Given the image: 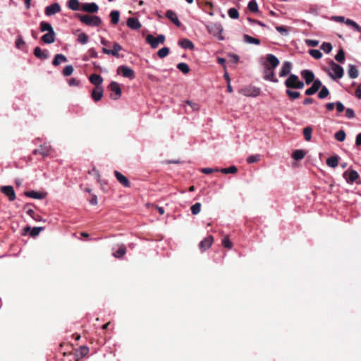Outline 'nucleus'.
I'll return each mask as SVG.
<instances>
[{
    "label": "nucleus",
    "mask_w": 361,
    "mask_h": 361,
    "mask_svg": "<svg viewBox=\"0 0 361 361\" xmlns=\"http://www.w3.org/2000/svg\"><path fill=\"white\" fill-rule=\"evenodd\" d=\"M359 178V174L355 170H350L348 178L346 180L347 183H353Z\"/></svg>",
    "instance_id": "f704fd0d"
},
{
    "label": "nucleus",
    "mask_w": 361,
    "mask_h": 361,
    "mask_svg": "<svg viewBox=\"0 0 361 361\" xmlns=\"http://www.w3.org/2000/svg\"><path fill=\"white\" fill-rule=\"evenodd\" d=\"M309 54L312 57L316 59H319L322 56V52L318 49H310Z\"/></svg>",
    "instance_id": "3c124183"
},
{
    "label": "nucleus",
    "mask_w": 361,
    "mask_h": 361,
    "mask_svg": "<svg viewBox=\"0 0 361 361\" xmlns=\"http://www.w3.org/2000/svg\"><path fill=\"white\" fill-rule=\"evenodd\" d=\"M331 20L338 23H345V21L346 20L345 17L341 16H334L331 17Z\"/></svg>",
    "instance_id": "69168bd1"
},
{
    "label": "nucleus",
    "mask_w": 361,
    "mask_h": 361,
    "mask_svg": "<svg viewBox=\"0 0 361 361\" xmlns=\"http://www.w3.org/2000/svg\"><path fill=\"white\" fill-rule=\"evenodd\" d=\"M312 129L310 126L305 127L303 129V135H304L305 139L307 141H310L311 140V138H312Z\"/></svg>",
    "instance_id": "79ce46f5"
},
{
    "label": "nucleus",
    "mask_w": 361,
    "mask_h": 361,
    "mask_svg": "<svg viewBox=\"0 0 361 361\" xmlns=\"http://www.w3.org/2000/svg\"><path fill=\"white\" fill-rule=\"evenodd\" d=\"M345 116L349 119L353 118L355 117L354 110L351 108H347L345 109Z\"/></svg>",
    "instance_id": "052dcab7"
},
{
    "label": "nucleus",
    "mask_w": 361,
    "mask_h": 361,
    "mask_svg": "<svg viewBox=\"0 0 361 361\" xmlns=\"http://www.w3.org/2000/svg\"><path fill=\"white\" fill-rule=\"evenodd\" d=\"M109 89L111 91L115 93L114 95H111V98L117 100L121 96V88L120 87V85L115 81H112L109 84Z\"/></svg>",
    "instance_id": "0eeeda50"
},
{
    "label": "nucleus",
    "mask_w": 361,
    "mask_h": 361,
    "mask_svg": "<svg viewBox=\"0 0 361 361\" xmlns=\"http://www.w3.org/2000/svg\"><path fill=\"white\" fill-rule=\"evenodd\" d=\"M166 16L177 27L180 26L181 23L177 16V14L174 11L168 10L166 12Z\"/></svg>",
    "instance_id": "aec40b11"
},
{
    "label": "nucleus",
    "mask_w": 361,
    "mask_h": 361,
    "mask_svg": "<svg viewBox=\"0 0 361 361\" xmlns=\"http://www.w3.org/2000/svg\"><path fill=\"white\" fill-rule=\"evenodd\" d=\"M120 13L118 11H112L110 13L111 22L112 24L116 25L119 21Z\"/></svg>",
    "instance_id": "72a5a7b5"
},
{
    "label": "nucleus",
    "mask_w": 361,
    "mask_h": 361,
    "mask_svg": "<svg viewBox=\"0 0 361 361\" xmlns=\"http://www.w3.org/2000/svg\"><path fill=\"white\" fill-rule=\"evenodd\" d=\"M61 11V6L58 3H54L45 8L44 13L47 16H51Z\"/></svg>",
    "instance_id": "1a4fd4ad"
},
{
    "label": "nucleus",
    "mask_w": 361,
    "mask_h": 361,
    "mask_svg": "<svg viewBox=\"0 0 361 361\" xmlns=\"http://www.w3.org/2000/svg\"><path fill=\"white\" fill-rule=\"evenodd\" d=\"M298 75L295 74H290L289 77L285 81V85L287 88H293L298 80Z\"/></svg>",
    "instance_id": "393cba45"
},
{
    "label": "nucleus",
    "mask_w": 361,
    "mask_h": 361,
    "mask_svg": "<svg viewBox=\"0 0 361 361\" xmlns=\"http://www.w3.org/2000/svg\"><path fill=\"white\" fill-rule=\"evenodd\" d=\"M126 24L128 27L135 30H139L142 26L138 19L133 17L128 18Z\"/></svg>",
    "instance_id": "a211bd4d"
},
{
    "label": "nucleus",
    "mask_w": 361,
    "mask_h": 361,
    "mask_svg": "<svg viewBox=\"0 0 361 361\" xmlns=\"http://www.w3.org/2000/svg\"><path fill=\"white\" fill-rule=\"evenodd\" d=\"M228 15L231 19H238L239 18V13L235 8H231L228 11Z\"/></svg>",
    "instance_id": "49530a36"
},
{
    "label": "nucleus",
    "mask_w": 361,
    "mask_h": 361,
    "mask_svg": "<svg viewBox=\"0 0 361 361\" xmlns=\"http://www.w3.org/2000/svg\"><path fill=\"white\" fill-rule=\"evenodd\" d=\"M247 8L253 13H256L259 11V7L256 0H250L247 4Z\"/></svg>",
    "instance_id": "c9c22d12"
},
{
    "label": "nucleus",
    "mask_w": 361,
    "mask_h": 361,
    "mask_svg": "<svg viewBox=\"0 0 361 361\" xmlns=\"http://www.w3.org/2000/svg\"><path fill=\"white\" fill-rule=\"evenodd\" d=\"M265 70H264V79L265 80L271 81L272 82L276 83L279 82L278 79L276 78L274 74V68H269L267 63H264Z\"/></svg>",
    "instance_id": "423d86ee"
},
{
    "label": "nucleus",
    "mask_w": 361,
    "mask_h": 361,
    "mask_svg": "<svg viewBox=\"0 0 361 361\" xmlns=\"http://www.w3.org/2000/svg\"><path fill=\"white\" fill-rule=\"evenodd\" d=\"M302 78L305 80L307 85H310L314 80V74L310 70H303L300 73Z\"/></svg>",
    "instance_id": "f8f14e48"
},
{
    "label": "nucleus",
    "mask_w": 361,
    "mask_h": 361,
    "mask_svg": "<svg viewBox=\"0 0 361 361\" xmlns=\"http://www.w3.org/2000/svg\"><path fill=\"white\" fill-rule=\"evenodd\" d=\"M345 23L348 25L352 26L355 29V30L361 32V27L355 21L348 18L345 21Z\"/></svg>",
    "instance_id": "58836bf2"
},
{
    "label": "nucleus",
    "mask_w": 361,
    "mask_h": 361,
    "mask_svg": "<svg viewBox=\"0 0 361 361\" xmlns=\"http://www.w3.org/2000/svg\"><path fill=\"white\" fill-rule=\"evenodd\" d=\"M237 171H238V169L235 166H231L228 168H224V169H219V172H221L222 173H225V174H227V173L234 174Z\"/></svg>",
    "instance_id": "a19ab883"
},
{
    "label": "nucleus",
    "mask_w": 361,
    "mask_h": 361,
    "mask_svg": "<svg viewBox=\"0 0 361 361\" xmlns=\"http://www.w3.org/2000/svg\"><path fill=\"white\" fill-rule=\"evenodd\" d=\"M335 59L339 63H343L345 61L344 51L341 49L338 50L337 54L335 56Z\"/></svg>",
    "instance_id": "de8ad7c7"
},
{
    "label": "nucleus",
    "mask_w": 361,
    "mask_h": 361,
    "mask_svg": "<svg viewBox=\"0 0 361 361\" xmlns=\"http://www.w3.org/2000/svg\"><path fill=\"white\" fill-rule=\"evenodd\" d=\"M208 32L214 37H217L219 40H224V37L222 35L223 27L219 23H209L206 25Z\"/></svg>",
    "instance_id": "f257e3e1"
},
{
    "label": "nucleus",
    "mask_w": 361,
    "mask_h": 361,
    "mask_svg": "<svg viewBox=\"0 0 361 361\" xmlns=\"http://www.w3.org/2000/svg\"><path fill=\"white\" fill-rule=\"evenodd\" d=\"M334 137L336 140L343 142L345 138V133L343 130H338L335 133Z\"/></svg>",
    "instance_id": "8fccbe9b"
},
{
    "label": "nucleus",
    "mask_w": 361,
    "mask_h": 361,
    "mask_svg": "<svg viewBox=\"0 0 361 361\" xmlns=\"http://www.w3.org/2000/svg\"><path fill=\"white\" fill-rule=\"evenodd\" d=\"M82 10L89 13H97L99 10V6L96 3H86L82 6Z\"/></svg>",
    "instance_id": "6ab92c4d"
},
{
    "label": "nucleus",
    "mask_w": 361,
    "mask_h": 361,
    "mask_svg": "<svg viewBox=\"0 0 361 361\" xmlns=\"http://www.w3.org/2000/svg\"><path fill=\"white\" fill-rule=\"evenodd\" d=\"M212 242L213 236L208 235L200 243L199 247L200 250H202V251H205L211 247Z\"/></svg>",
    "instance_id": "dca6fc26"
},
{
    "label": "nucleus",
    "mask_w": 361,
    "mask_h": 361,
    "mask_svg": "<svg viewBox=\"0 0 361 361\" xmlns=\"http://www.w3.org/2000/svg\"><path fill=\"white\" fill-rule=\"evenodd\" d=\"M89 80L92 84L94 85L95 87H102L103 78L98 74L94 73L90 75Z\"/></svg>",
    "instance_id": "5701e85b"
},
{
    "label": "nucleus",
    "mask_w": 361,
    "mask_h": 361,
    "mask_svg": "<svg viewBox=\"0 0 361 361\" xmlns=\"http://www.w3.org/2000/svg\"><path fill=\"white\" fill-rule=\"evenodd\" d=\"M114 175L118 180V181L124 187L129 188L130 186V183L129 180L123 176L121 173L118 171H114Z\"/></svg>",
    "instance_id": "f3484780"
},
{
    "label": "nucleus",
    "mask_w": 361,
    "mask_h": 361,
    "mask_svg": "<svg viewBox=\"0 0 361 361\" xmlns=\"http://www.w3.org/2000/svg\"><path fill=\"white\" fill-rule=\"evenodd\" d=\"M343 68L341 66L336 63L333 61L330 63V69L329 71V75L332 80L340 79L343 75Z\"/></svg>",
    "instance_id": "7ed1b4c3"
},
{
    "label": "nucleus",
    "mask_w": 361,
    "mask_h": 361,
    "mask_svg": "<svg viewBox=\"0 0 361 361\" xmlns=\"http://www.w3.org/2000/svg\"><path fill=\"white\" fill-rule=\"evenodd\" d=\"M276 30L279 32H280V33H281V34H283V35H288V29H287L286 27H284V26H276Z\"/></svg>",
    "instance_id": "0e129e2a"
},
{
    "label": "nucleus",
    "mask_w": 361,
    "mask_h": 361,
    "mask_svg": "<svg viewBox=\"0 0 361 361\" xmlns=\"http://www.w3.org/2000/svg\"><path fill=\"white\" fill-rule=\"evenodd\" d=\"M243 41L247 44H253L255 45L260 44V40L259 39L252 37L248 35H244Z\"/></svg>",
    "instance_id": "2f4dec72"
},
{
    "label": "nucleus",
    "mask_w": 361,
    "mask_h": 361,
    "mask_svg": "<svg viewBox=\"0 0 361 361\" xmlns=\"http://www.w3.org/2000/svg\"><path fill=\"white\" fill-rule=\"evenodd\" d=\"M329 91L328 88L326 86H323L318 93V97L319 99H323L326 98L329 95Z\"/></svg>",
    "instance_id": "a18cd8bd"
},
{
    "label": "nucleus",
    "mask_w": 361,
    "mask_h": 361,
    "mask_svg": "<svg viewBox=\"0 0 361 361\" xmlns=\"http://www.w3.org/2000/svg\"><path fill=\"white\" fill-rule=\"evenodd\" d=\"M178 45L185 49H190L192 50L194 49V44L192 42L188 39H183L178 41Z\"/></svg>",
    "instance_id": "bb28decb"
},
{
    "label": "nucleus",
    "mask_w": 361,
    "mask_h": 361,
    "mask_svg": "<svg viewBox=\"0 0 361 361\" xmlns=\"http://www.w3.org/2000/svg\"><path fill=\"white\" fill-rule=\"evenodd\" d=\"M312 86L314 87L317 91L322 87V82L319 79H314L312 82Z\"/></svg>",
    "instance_id": "680f3d73"
},
{
    "label": "nucleus",
    "mask_w": 361,
    "mask_h": 361,
    "mask_svg": "<svg viewBox=\"0 0 361 361\" xmlns=\"http://www.w3.org/2000/svg\"><path fill=\"white\" fill-rule=\"evenodd\" d=\"M267 62L269 63L271 68H276L279 64V60L278 58L272 54H268L267 55Z\"/></svg>",
    "instance_id": "b1692460"
},
{
    "label": "nucleus",
    "mask_w": 361,
    "mask_h": 361,
    "mask_svg": "<svg viewBox=\"0 0 361 361\" xmlns=\"http://www.w3.org/2000/svg\"><path fill=\"white\" fill-rule=\"evenodd\" d=\"M191 212L193 215H197L200 212L201 209V204L200 202H197L194 204L191 208Z\"/></svg>",
    "instance_id": "5fc2aeb1"
},
{
    "label": "nucleus",
    "mask_w": 361,
    "mask_h": 361,
    "mask_svg": "<svg viewBox=\"0 0 361 361\" xmlns=\"http://www.w3.org/2000/svg\"><path fill=\"white\" fill-rule=\"evenodd\" d=\"M261 155L259 154H252L247 158V162L248 164H254L260 160Z\"/></svg>",
    "instance_id": "37998d69"
},
{
    "label": "nucleus",
    "mask_w": 361,
    "mask_h": 361,
    "mask_svg": "<svg viewBox=\"0 0 361 361\" xmlns=\"http://www.w3.org/2000/svg\"><path fill=\"white\" fill-rule=\"evenodd\" d=\"M121 71L122 75L125 78L133 79L135 78L134 71L127 66H121L118 68V71Z\"/></svg>",
    "instance_id": "9b49d317"
},
{
    "label": "nucleus",
    "mask_w": 361,
    "mask_h": 361,
    "mask_svg": "<svg viewBox=\"0 0 361 361\" xmlns=\"http://www.w3.org/2000/svg\"><path fill=\"white\" fill-rule=\"evenodd\" d=\"M291 68H292V64L290 61H285L281 68V70L279 71V76L280 77H286L288 75H289L290 73V71H291Z\"/></svg>",
    "instance_id": "ddd939ff"
},
{
    "label": "nucleus",
    "mask_w": 361,
    "mask_h": 361,
    "mask_svg": "<svg viewBox=\"0 0 361 361\" xmlns=\"http://www.w3.org/2000/svg\"><path fill=\"white\" fill-rule=\"evenodd\" d=\"M67 61V58L66 56L61 54H58L55 56L54 60H53V65L54 66H59L61 63H64Z\"/></svg>",
    "instance_id": "c756f323"
},
{
    "label": "nucleus",
    "mask_w": 361,
    "mask_h": 361,
    "mask_svg": "<svg viewBox=\"0 0 361 361\" xmlns=\"http://www.w3.org/2000/svg\"><path fill=\"white\" fill-rule=\"evenodd\" d=\"M25 42L23 37L19 35L18 36L16 41V47L17 49H20L23 45H25Z\"/></svg>",
    "instance_id": "4d7b16f0"
},
{
    "label": "nucleus",
    "mask_w": 361,
    "mask_h": 361,
    "mask_svg": "<svg viewBox=\"0 0 361 361\" xmlns=\"http://www.w3.org/2000/svg\"><path fill=\"white\" fill-rule=\"evenodd\" d=\"M34 54L35 56L41 59V60H45L48 59V54L47 53L46 50H42L39 47H36L34 49Z\"/></svg>",
    "instance_id": "a878e982"
},
{
    "label": "nucleus",
    "mask_w": 361,
    "mask_h": 361,
    "mask_svg": "<svg viewBox=\"0 0 361 361\" xmlns=\"http://www.w3.org/2000/svg\"><path fill=\"white\" fill-rule=\"evenodd\" d=\"M261 90L255 86H247L240 90L239 92L245 97H256L259 95Z\"/></svg>",
    "instance_id": "20e7f679"
},
{
    "label": "nucleus",
    "mask_w": 361,
    "mask_h": 361,
    "mask_svg": "<svg viewBox=\"0 0 361 361\" xmlns=\"http://www.w3.org/2000/svg\"><path fill=\"white\" fill-rule=\"evenodd\" d=\"M88 353H89V348H88V347H87L85 345L81 346L79 349V353L81 355V357H84V356L87 355Z\"/></svg>",
    "instance_id": "e2e57ef3"
},
{
    "label": "nucleus",
    "mask_w": 361,
    "mask_h": 361,
    "mask_svg": "<svg viewBox=\"0 0 361 361\" xmlns=\"http://www.w3.org/2000/svg\"><path fill=\"white\" fill-rule=\"evenodd\" d=\"M51 150V146L44 144V145H40V147L39 149H35L33 151V153L35 154H39L42 157H47L50 154Z\"/></svg>",
    "instance_id": "4468645a"
},
{
    "label": "nucleus",
    "mask_w": 361,
    "mask_h": 361,
    "mask_svg": "<svg viewBox=\"0 0 361 361\" xmlns=\"http://www.w3.org/2000/svg\"><path fill=\"white\" fill-rule=\"evenodd\" d=\"M222 245L228 249H231L233 247V244H232L231 241L227 237H225L223 238Z\"/></svg>",
    "instance_id": "bf43d9fd"
},
{
    "label": "nucleus",
    "mask_w": 361,
    "mask_h": 361,
    "mask_svg": "<svg viewBox=\"0 0 361 361\" xmlns=\"http://www.w3.org/2000/svg\"><path fill=\"white\" fill-rule=\"evenodd\" d=\"M104 89L103 87H95L92 92V97L94 102L101 100L103 96Z\"/></svg>",
    "instance_id": "412c9836"
},
{
    "label": "nucleus",
    "mask_w": 361,
    "mask_h": 361,
    "mask_svg": "<svg viewBox=\"0 0 361 361\" xmlns=\"http://www.w3.org/2000/svg\"><path fill=\"white\" fill-rule=\"evenodd\" d=\"M305 44L308 47H317L319 44V42L315 39H306Z\"/></svg>",
    "instance_id": "338daca9"
},
{
    "label": "nucleus",
    "mask_w": 361,
    "mask_h": 361,
    "mask_svg": "<svg viewBox=\"0 0 361 361\" xmlns=\"http://www.w3.org/2000/svg\"><path fill=\"white\" fill-rule=\"evenodd\" d=\"M42 229H43L42 227H34L30 232V235L34 237V236L39 235V232Z\"/></svg>",
    "instance_id": "774afa93"
},
{
    "label": "nucleus",
    "mask_w": 361,
    "mask_h": 361,
    "mask_svg": "<svg viewBox=\"0 0 361 361\" xmlns=\"http://www.w3.org/2000/svg\"><path fill=\"white\" fill-rule=\"evenodd\" d=\"M39 30L41 32H51V31H54V28L52 27L51 25L48 23V22H45V21H42L40 22V24H39Z\"/></svg>",
    "instance_id": "7c9ffc66"
},
{
    "label": "nucleus",
    "mask_w": 361,
    "mask_h": 361,
    "mask_svg": "<svg viewBox=\"0 0 361 361\" xmlns=\"http://www.w3.org/2000/svg\"><path fill=\"white\" fill-rule=\"evenodd\" d=\"M25 195L26 197L35 199V200H42L47 196L46 192H37L35 190H30L25 192Z\"/></svg>",
    "instance_id": "2eb2a0df"
},
{
    "label": "nucleus",
    "mask_w": 361,
    "mask_h": 361,
    "mask_svg": "<svg viewBox=\"0 0 361 361\" xmlns=\"http://www.w3.org/2000/svg\"><path fill=\"white\" fill-rule=\"evenodd\" d=\"M339 157L338 155L331 156L326 159V164L331 168H336L338 165Z\"/></svg>",
    "instance_id": "cd10ccee"
},
{
    "label": "nucleus",
    "mask_w": 361,
    "mask_h": 361,
    "mask_svg": "<svg viewBox=\"0 0 361 361\" xmlns=\"http://www.w3.org/2000/svg\"><path fill=\"white\" fill-rule=\"evenodd\" d=\"M55 32L51 31L43 35L41 37L42 41L45 44H51L55 41Z\"/></svg>",
    "instance_id": "4be33fe9"
},
{
    "label": "nucleus",
    "mask_w": 361,
    "mask_h": 361,
    "mask_svg": "<svg viewBox=\"0 0 361 361\" xmlns=\"http://www.w3.org/2000/svg\"><path fill=\"white\" fill-rule=\"evenodd\" d=\"M169 53V49L168 47H162L161 49H160L158 52H157V54H158V56L161 59H163L164 57H166Z\"/></svg>",
    "instance_id": "864d4df0"
},
{
    "label": "nucleus",
    "mask_w": 361,
    "mask_h": 361,
    "mask_svg": "<svg viewBox=\"0 0 361 361\" xmlns=\"http://www.w3.org/2000/svg\"><path fill=\"white\" fill-rule=\"evenodd\" d=\"M80 5L78 0H69L68 2V7L72 11L80 10Z\"/></svg>",
    "instance_id": "473e14b6"
},
{
    "label": "nucleus",
    "mask_w": 361,
    "mask_h": 361,
    "mask_svg": "<svg viewBox=\"0 0 361 361\" xmlns=\"http://www.w3.org/2000/svg\"><path fill=\"white\" fill-rule=\"evenodd\" d=\"M321 49L323 50L325 53L329 54L331 51L333 47L329 42H323L321 45Z\"/></svg>",
    "instance_id": "09e8293b"
},
{
    "label": "nucleus",
    "mask_w": 361,
    "mask_h": 361,
    "mask_svg": "<svg viewBox=\"0 0 361 361\" xmlns=\"http://www.w3.org/2000/svg\"><path fill=\"white\" fill-rule=\"evenodd\" d=\"M78 41L82 44H86L88 42V36L85 33L82 32L78 35Z\"/></svg>",
    "instance_id": "603ef678"
},
{
    "label": "nucleus",
    "mask_w": 361,
    "mask_h": 361,
    "mask_svg": "<svg viewBox=\"0 0 361 361\" xmlns=\"http://www.w3.org/2000/svg\"><path fill=\"white\" fill-rule=\"evenodd\" d=\"M0 190L8 197L10 201L15 200L16 196L14 188L11 185L1 186Z\"/></svg>",
    "instance_id": "6e6552de"
},
{
    "label": "nucleus",
    "mask_w": 361,
    "mask_h": 361,
    "mask_svg": "<svg viewBox=\"0 0 361 361\" xmlns=\"http://www.w3.org/2000/svg\"><path fill=\"white\" fill-rule=\"evenodd\" d=\"M290 88H288L286 90V93L288 94L290 99H295L298 98L300 95V93L299 92L293 91L290 90Z\"/></svg>",
    "instance_id": "c03bdc74"
},
{
    "label": "nucleus",
    "mask_w": 361,
    "mask_h": 361,
    "mask_svg": "<svg viewBox=\"0 0 361 361\" xmlns=\"http://www.w3.org/2000/svg\"><path fill=\"white\" fill-rule=\"evenodd\" d=\"M348 74L350 78H356L358 77V71L355 65H348Z\"/></svg>",
    "instance_id": "c85d7f7f"
},
{
    "label": "nucleus",
    "mask_w": 361,
    "mask_h": 361,
    "mask_svg": "<svg viewBox=\"0 0 361 361\" xmlns=\"http://www.w3.org/2000/svg\"><path fill=\"white\" fill-rule=\"evenodd\" d=\"M165 41V36L164 35H159L154 37L152 35H148L146 37V42L150 44L152 49H156L159 44H164Z\"/></svg>",
    "instance_id": "39448f33"
},
{
    "label": "nucleus",
    "mask_w": 361,
    "mask_h": 361,
    "mask_svg": "<svg viewBox=\"0 0 361 361\" xmlns=\"http://www.w3.org/2000/svg\"><path fill=\"white\" fill-rule=\"evenodd\" d=\"M79 20L81 23L94 27H98L102 24V19L97 16L79 15Z\"/></svg>",
    "instance_id": "f03ea898"
},
{
    "label": "nucleus",
    "mask_w": 361,
    "mask_h": 361,
    "mask_svg": "<svg viewBox=\"0 0 361 361\" xmlns=\"http://www.w3.org/2000/svg\"><path fill=\"white\" fill-rule=\"evenodd\" d=\"M121 50H122V47L118 43L114 44L112 50L108 49L105 47L102 48V52L104 54H108V55H112L116 57H119L118 51H120Z\"/></svg>",
    "instance_id": "9d476101"
},
{
    "label": "nucleus",
    "mask_w": 361,
    "mask_h": 361,
    "mask_svg": "<svg viewBox=\"0 0 361 361\" xmlns=\"http://www.w3.org/2000/svg\"><path fill=\"white\" fill-rule=\"evenodd\" d=\"M126 247L124 245H122L120 246V247L118 248V250L117 251L114 252L113 255L116 258H121L126 254Z\"/></svg>",
    "instance_id": "e433bc0d"
},
{
    "label": "nucleus",
    "mask_w": 361,
    "mask_h": 361,
    "mask_svg": "<svg viewBox=\"0 0 361 361\" xmlns=\"http://www.w3.org/2000/svg\"><path fill=\"white\" fill-rule=\"evenodd\" d=\"M177 68L179 71H180L181 72H183L184 74H187L190 71L189 66L186 63H184V62L179 63L177 65Z\"/></svg>",
    "instance_id": "ea45409f"
},
{
    "label": "nucleus",
    "mask_w": 361,
    "mask_h": 361,
    "mask_svg": "<svg viewBox=\"0 0 361 361\" xmlns=\"http://www.w3.org/2000/svg\"><path fill=\"white\" fill-rule=\"evenodd\" d=\"M201 172L204 174H209L213 172H219V169L218 168H202L201 169Z\"/></svg>",
    "instance_id": "13d9d810"
},
{
    "label": "nucleus",
    "mask_w": 361,
    "mask_h": 361,
    "mask_svg": "<svg viewBox=\"0 0 361 361\" xmlns=\"http://www.w3.org/2000/svg\"><path fill=\"white\" fill-rule=\"evenodd\" d=\"M305 155V154L303 150L296 149L293 152L292 157L295 160L298 161L303 159Z\"/></svg>",
    "instance_id": "4c0bfd02"
},
{
    "label": "nucleus",
    "mask_w": 361,
    "mask_h": 361,
    "mask_svg": "<svg viewBox=\"0 0 361 361\" xmlns=\"http://www.w3.org/2000/svg\"><path fill=\"white\" fill-rule=\"evenodd\" d=\"M73 72V67L72 65H67L64 67L63 70V75L64 76H69Z\"/></svg>",
    "instance_id": "6e6d98bb"
}]
</instances>
